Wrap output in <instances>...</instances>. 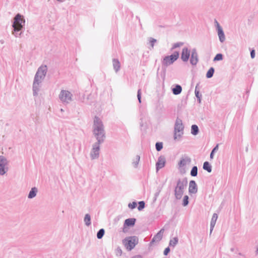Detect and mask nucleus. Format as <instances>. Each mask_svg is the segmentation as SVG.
I'll list each match as a JSON object with an SVG mask.
<instances>
[{
	"instance_id": "15",
	"label": "nucleus",
	"mask_w": 258,
	"mask_h": 258,
	"mask_svg": "<svg viewBox=\"0 0 258 258\" xmlns=\"http://www.w3.org/2000/svg\"><path fill=\"white\" fill-rule=\"evenodd\" d=\"M166 159L164 156H160L158 157V160L156 163V170L157 171L162 169L165 166Z\"/></svg>"
},
{
	"instance_id": "47",
	"label": "nucleus",
	"mask_w": 258,
	"mask_h": 258,
	"mask_svg": "<svg viewBox=\"0 0 258 258\" xmlns=\"http://www.w3.org/2000/svg\"><path fill=\"white\" fill-rule=\"evenodd\" d=\"M140 126L141 127H143V126H144V123H143V119L142 118L141 119Z\"/></svg>"
},
{
	"instance_id": "4",
	"label": "nucleus",
	"mask_w": 258,
	"mask_h": 258,
	"mask_svg": "<svg viewBox=\"0 0 258 258\" xmlns=\"http://www.w3.org/2000/svg\"><path fill=\"white\" fill-rule=\"evenodd\" d=\"M179 56V52L178 51H174L171 54L165 56L161 60L162 68L165 72L166 68L173 64Z\"/></svg>"
},
{
	"instance_id": "41",
	"label": "nucleus",
	"mask_w": 258,
	"mask_h": 258,
	"mask_svg": "<svg viewBox=\"0 0 258 258\" xmlns=\"http://www.w3.org/2000/svg\"><path fill=\"white\" fill-rule=\"evenodd\" d=\"M170 251L169 246L165 248L163 251V254L165 255H167Z\"/></svg>"
},
{
	"instance_id": "34",
	"label": "nucleus",
	"mask_w": 258,
	"mask_h": 258,
	"mask_svg": "<svg viewBox=\"0 0 258 258\" xmlns=\"http://www.w3.org/2000/svg\"><path fill=\"white\" fill-rule=\"evenodd\" d=\"M183 44H184V43L182 42H178L175 43L172 45V47L170 48V51H173V49H174L177 47H179L182 46Z\"/></svg>"
},
{
	"instance_id": "31",
	"label": "nucleus",
	"mask_w": 258,
	"mask_h": 258,
	"mask_svg": "<svg viewBox=\"0 0 258 258\" xmlns=\"http://www.w3.org/2000/svg\"><path fill=\"white\" fill-rule=\"evenodd\" d=\"M140 160V155H136L135 159L133 161L132 164L135 168H137Z\"/></svg>"
},
{
	"instance_id": "10",
	"label": "nucleus",
	"mask_w": 258,
	"mask_h": 258,
	"mask_svg": "<svg viewBox=\"0 0 258 258\" xmlns=\"http://www.w3.org/2000/svg\"><path fill=\"white\" fill-rule=\"evenodd\" d=\"M95 143L92 146V149L90 153V156L92 159H97L99 156V151L100 149V145Z\"/></svg>"
},
{
	"instance_id": "27",
	"label": "nucleus",
	"mask_w": 258,
	"mask_h": 258,
	"mask_svg": "<svg viewBox=\"0 0 258 258\" xmlns=\"http://www.w3.org/2000/svg\"><path fill=\"white\" fill-rule=\"evenodd\" d=\"M178 242V238L177 237H174L172 239H171L169 241V246L174 247Z\"/></svg>"
},
{
	"instance_id": "38",
	"label": "nucleus",
	"mask_w": 258,
	"mask_h": 258,
	"mask_svg": "<svg viewBox=\"0 0 258 258\" xmlns=\"http://www.w3.org/2000/svg\"><path fill=\"white\" fill-rule=\"evenodd\" d=\"M157 42V40L155 38H152V37H150V41H149V42H150V45L153 47L154 46V44H155V43Z\"/></svg>"
},
{
	"instance_id": "1",
	"label": "nucleus",
	"mask_w": 258,
	"mask_h": 258,
	"mask_svg": "<svg viewBox=\"0 0 258 258\" xmlns=\"http://www.w3.org/2000/svg\"><path fill=\"white\" fill-rule=\"evenodd\" d=\"M93 134L95 137L96 143L102 144L106 138L105 131L101 119L97 116L94 118Z\"/></svg>"
},
{
	"instance_id": "25",
	"label": "nucleus",
	"mask_w": 258,
	"mask_h": 258,
	"mask_svg": "<svg viewBox=\"0 0 258 258\" xmlns=\"http://www.w3.org/2000/svg\"><path fill=\"white\" fill-rule=\"evenodd\" d=\"M84 221L85 225L87 226H89L91 224V218L89 214H85Z\"/></svg>"
},
{
	"instance_id": "2",
	"label": "nucleus",
	"mask_w": 258,
	"mask_h": 258,
	"mask_svg": "<svg viewBox=\"0 0 258 258\" xmlns=\"http://www.w3.org/2000/svg\"><path fill=\"white\" fill-rule=\"evenodd\" d=\"M47 72V67L46 65L41 66L38 68L34 76L33 83V95H37L38 92L40 90L42 80H43Z\"/></svg>"
},
{
	"instance_id": "52",
	"label": "nucleus",
	"mask_w": 258,
	"mask_h": 258,
	"mask_svg": "<svg viewBox=\"0 0 258 258\" xmlns=\"http://www.w3.org/2000/svg\"><path fill=\"white\" fill-rule=\"evenodd\" d=\"M136 18H137V19H139V20L140 21V18H139V17L138 16H137V17H136Z\"/></svg>"
},
{
	"instance_id": "36",
	"label": "nucleus",
	"mask_w": 258,
	"mask_h": 258,
	"mask_svg": "<svg viewBox=\"0 0 258 258\" xmlns=\"http://www.w3.org/2000/svg\"><path fill=\"white\" fill-rule=\"evenodd\" d=\"M163 144L162 142H158L155 144V148L158 152L160 151L163 149Z\"/></svg>"
},
{
	"instance_id": "50",
	"label": "nucleus",
	"mask_w": 258,
	"mask_h": 258,
	"mask_svg": "<svg viewBox=\"0 0 258 258\" xmlns=\"http://www.w3.org/2000/svg\"><path fill=\"white\" fill-rule=\"evenodd\" d=\"M56 1H58V2L61 3V2H63L64 0H56Z\"/></svg>"
},
{
	"instance_id": "45",
	"label": "nucleus",
	"mask_w": 258,
	"mask_h": 258,
	"mask_svg": "<svg viewBox=\"0 0 258 258\" xmlns=\"http://www.w3.org/2000/svg\"><path fill=\"white\" fill-rule=\"evenodd\" d=\"M160 193L159 192L156 191L155 194H154V201H155L157 198V197L159 196Z\"/></svg>"
},
{
	"instance_id": "13",
	"label": "nucleus",
	"mask_w": 258,
	"mask_h": 258,
	"mask_svg": "<svg viewBox=\"0 0 258 258\" xmlns=\"http://www.w3.org/2000/svg\"><path fill=\"white\" fill-rule=\"evenodd\" d=\"M216 23V30L218 33L219 41L220 42L223 43L225 40V35L222 27L220 25L219 23L215 20Z\"/></svg>"
},
{
	"instance_id": "37",
	"label": "nucleus",
	"mask_w": 258,
	"mask_h": 258,
	"mask_svg": "<svg viewBox=\"0 0 258 258\" xmlns=\"http://www.w3.org/2000/svg\"><path fill=\"white\" fill-rule=\"evenodd\" d=\"M137 206V202L134 201L132 203H130L128 204V207L132 210L135 209Z\"/></svg>"
},
{
	"instance_id": "18",
	"label": "nucleus",
	"mask_w": 258,
	"mask_h": 258,
	"mask_svg": "<svg viewBox=\"0 0 258 258\" xmlns=\"http://www.w3.org/2000/svg\"><path fill=\"white\" fill-rule=\"evenodd\" d=\"M191 162V159L188 157H186L185 158H181L179 161L178 165L179 168H181L186 165L187 163H189Z\"/></svg>"
},
{
	"instance_id": "17",
	"label": "nucleus",
	"mask_w": 258,
	"mask_h": 258,
	"mask_svg": "<svg viewBox=\"0 0 258 258\" xmlns=\"http://www.w3.org/2000/svg\"><path fill=\"white\" fill-rule=\"evenodd\" d=\"M198 191V185L195 180H190L189 183L188 192L189 194H194Z\"/></svg>"
},
{
	"instance_id": "46",
	"label": "nucleus",
	"mask_w": 258,
	"mask_h": 258,
	"mask_svg": "<svg viewBox=\"0 0 258 258\" xmlns=\"http://www.w3.org/2000/svg\"><path fill=\"white\" fill-rule=\"evenodd\" d=\"M131 258H143V256L139 254L135 255Z\"/></svg>"
},
{
	"instance_id": "8",
	"label": "nucleus",
	"mask_w": 258,
	"mask_h": 258,
	"mask_svg": "<svg viewBox=\"0 0 258 258\" xmlns=\"http://www.w3.org/2000/svg\"><path fill=\"white\" fill-rule=\"evenodd\" d=\"M72 96L70 91L62 90L59 95V98L62 102L69 103L72 100Z\"/></svg>"
},
{
	"instance_id": "28",
	"label": "nucleus",
	"mask_w": 258,
	"mask_h": 258,
	"mask_svg": "<svg viewBox=\"0 0 258 258\" xmlns=\"http://www.w3.org/2000/svg\"><path fill=\"white\" fill-rule=\"evenodd\" d=\"M198 169L197 166H194L190 172V174L191 176L195 177L198 175Z\"/></svg>"
},
{
	"instance_id": "26",
	"label": "nucleus",
	"mask_w": 258,
	"mask_h": 258,
	"mask_svg": "<svg viewBox=\"0 0 258 258\" xmlns=\"http://www.w3.org/2000/svg\"><path fill=\"white\" fill-rule=\"evenodd\" d=\"M215 73V69L213 67H211L207 71L206 77L208 79L211 78Z\"/></svg>"
},
{
	"instance_id": "19",
	"label": "nucleus",
	"mask_w": 258,
	"mask_h": 258,
	"mask_svg": "<svg viewBox=\"0 0 258 258\" xmlns=\"http://www.w3.org/2000/svg\"><path fill=\"white\" fill-rule=\"evenodd\" d=\"M182 91V87L178 84H176L173 86V87L172 88V92L174 95H179L181 93Z\"/></svg>"
},
{
	"instance_id": "11",
	"label": "nucleus",
	"mask_w": 258,
	"mask_h": 258,
	"mask_svg": "<svg viewBox=\"0 0 258 258\" xmlns=\"http://www.w3.org/2000/svg\"><path fill=\"white\" fill-rule=\"evenodd\" d=\"M190 55V50L187 47H184L182 48L181 53V59L183 62H187L189 59Z\"/></svg>"
},
{
	"instance_id": "3",
	"label": "nucleus",
	"mask_w": 258,
	"mask_h": 258,
	"mask_svg": "<svg viewBox=\"0 0 258 258\" xmlns=\"http://www.w3.org/2000/svg\"><path fill=\"white\" fill-rule=\"evenodd\" d=\"M25 25L24 17L20 13L17 14L12 21V34L16 37H20L25 30Z\"/></svg>"
},
{
	"instance_id": "40",
	"label": "nucleus",
	"mask_w": 258,
	"mask_h": 258,
	"mask_svg": "<svg viewBox=\"0 0 258 258\" xmlns=\"http://www.w3.org/2000/svg\"><path fill=\"white\" fill-rule=\"evenodd\" d=\"M122 250L120 247H117L115 249V253L117 255H121L122 254Z\"/></svg>"
},
{
	"instance_id": "32",
	"label": "nucleus",
	"mask_w": 258,
	"mask_h": 258,
	"mask_svg": "<svg viewBox=\"0 0 258 258\" xmlns=\"http://www.w3.org/2000/svg\"><path fill=\"white\" fill-rule=\"evenodd\" d=\"M219 148V144H217L212 150L210 155V158L211 159H212L214 157V154L215 152L217 151Z\"/></svg>"
},
{
	"instance_id": "43",
	"label": "nucleus",
	"mask_w": 258,
	"mask_h": 258,
	"mask_svg": "<svg viewBox=\"0 0 258 258\" xmlns=\"http://www.w3.org/2000/svg\"><path fill=\"white\" fill-rule=\"evenodd\" d=\"M215 224H216V222H213V221H211V223H210V234H211V233L213 230V228L215 225Z\"/></svg>"
},
{
	"instance_id": "20",
	"label": "nucleus",
	"mask_w": 258,
	"mask_h": 258,
	"mask_svg": "<svg viewBox=\"0 0 258 258\" xmlns=\"http://www.w3.org/2000/svg\"><path fill=\"white\" fill-rule=\"evenodd\" d=\"M113 69L115 72H118L120 69V63L117 58H113L112 60Z\"/></svg>"
},
{
	"instance_id": "48",
	"label": "nucleus",
	"mask_w": 258,
	"mask_h": 258,
	"mask_svg": "<svg viewBox=\"0 0 258 258\" xmlns=\"http://www.w3.org/2000/svg\"><path fill=\"white\" fill-rule=\"evenodd\" d=\"M161 188L158 187L157 188V192H159V193L161 192Z\"/></svg>"
},
{
	"instance_id": "29",
	"label": "nucleus",
	"mask_w": 258,
	"mask_h": 258,
	"mask_svg": "<svg viewBox=\"0 0 258 258\" xmlns=\"http://www.w3.org/2000/svg\"><path fill=\"white\" fill-rule=\"evenodd\" d=\"M137 204H138L137 208L139 211H142L145 208L146 204L144 201L138 202Z\"/></svg>"
},
{
	"instance_id": "30",
	"label": "nucleus",
	"mask_w": 258,
	"mask_h": 258,
	"mask_svg": "<svg viewBox=\"0 0 258 258\" xmlns=\"http://www.w3.org/2000/svg\"><path fill=\"white\" fill-rule=\"evenodd\" d=\"M105 234V230L103 228L100 229L97 232V238L101 239Z\"/></svg>"
},
{
	"instance_id": "33",
	"label": "nucleus",
	"mask_w": 258,
	"mask_h": 258,
	"mask_svg": "<svg viewBox=\"0 0 258 258\" xmlns=\"http://www.w3.org/2000/svg\"><path fill=\"white\" fill-rule=\"evenodd\" d=\"M189 204V197L187 195H185L182 200V205L183 207L187 206Z\"/></svg>"
},
{
	"instance_id": "42",
	"label": "nucleus",
	"mask_w": 258,
	"mask_h": 258,
	"mask_svg": "<svg viewBox=\"0 0 258 258\" xmlns=\"http://www.w3.org/2000/svg\"><path fill=\"white\" fill-rule=\"evenodd\" d=\"M217 219H218V215L216 213H214L213 215V216H212V219H211V221H213V222H216L217 220Z\"/></svg>"
},
{
	"instance_id": "24",
	"label": "nucleus",
	"mask_w": 258,
	"mask_h": 258,
	"mask_svg": "<svg viewBox=\"0 0 258 258\" xmlns=\"http://www.w3.org/2000/svg\"><path fill=\"white\" fill-rule=\"evenodd\" d=\"M199 133V128L197 124H192L191 126V134L192 135L196 136Z\"/></svg>"
},
{
	"instance_id": "22",
	"label": "nucleus",
	"mask_w": 258,
	"mask_h": 258,
	"mask_svg": "<svg viewBox=\"0 0 258 258\" xmlns=\"http://www.w3.org/2000/svg\"><path fill=\"white\" fill-rule=\"evenodd\" d=\"M199 84H197V85L196 86L195 93L196 97L197 98L198 102L199 103H201V101H202V95L200 93V90L198 89V86H199Z\"/></svg>"
},
{
	"instance_id": "49",
	"label": "nucleus",
	"mask_w": 258,
	"mask_h": 258,
	"mask_svg": "<svg viewBox=\"0 0 258 258\" xmlns=\"http://www.w3.org/2000/svg\"><path fill=\"white\" fill-rule=\"evenodd\" d=\"M230 250L231 251L233 252L234 251V248H233V247L231 248Z\"/></svg>"
},
{
	"instance_id": "6",
	"label": "nucleus",
	"mask_w": 258,
	"mask_h": 258,
	"mask_svg": "<svg viewBox=\"0 0 258 258\" xmlns=\"http://www.w3.org/2000/svg\"><path fill=\"white\" fill-rule=\"evenodd\" d=\"M138 242L139 238L136 236H128L122 240L123 244L128 251L133 249Z\"/></svg>"
},
{
	"instance_id": "23",
	"label": "nucleus",
	"mask_w": 258,
	"mask_h": 258,
	"mask_svg": "<svg viewBox=\"0 0 258 258\" xmlns=\"http://www.w3.org/2000/svg\"><path fill=\"white\" fill-rule=\"evenodd\" d=\"M203 169L209 173H211L212 170L211 165L208 161H205L203 164Z\"/></svg>"
},
{
	"instance_id": "14",
	"label": "nucleus",
	"mask_w": 258,
	"mask_h": 258,
	"mask_svg": "<svg viewBox=\"0 0 258 258\" xmlns=\"http://www.w3.org/2000/svg\"><path fill=\"white\" fill-rule=\"evenodd\" d=\"M189 61L192 66H196L199 61L198 54L196 48L191 50Z\"/></svg>"
},
{
	"instance_id": "12",
	"label": "nucleus",
	"mask_w": 258,
	"mask_h": 258,
	"mask_svg": "<svg viewBox=\"0 0 258 258\" xmlns=\"http://www.w3.org/2000/svg\"><path fill=\"white\" fill-rule=\"evenodd\" d=\"M164 231V228H162L154 236L149 243L150 246H152L155 242L160 241L162 239Z\"/></svg>"
},
{
	"instance_id": "39",
	"label": "nucleus",
	"mask_w": 258,
	"mask_h": 258,
	"mask_svg": "<svg viewBox=\"0 0 258 258\" xmlns=\"http://www.w3.org/2000/svg\"><path fill=\"white\" fill-rule=\"evenodd\" d=\"M141 95H142V93H141V89H139L138 90V92H137V98H138V100L139 102V103H141Z\"/></svg>"
},
{
	"instance_id": "9",
	"label": "nucleus",
	"mask_w": 258,
	"mask_h": 258,
	"mask_svg": "<svg viewBox=\"0 0 258 258\" xmlns=\"http://www.w3.org/2000/svg\"><path fill=\"white\" fill-rule=\"evenodd\" d=\"M8 161L6 158L3 156H0V175H4L8 171Z\"/></svg>"
},
{
	"instance_id": "21",
	"label": "nucleus",
	"mask_w": 258,
	"mask_h": 258,
	"mask_svg": "<svg viewBox=\"0 0 258 258\" xmlns=\"http://www.w3.org/2000/svg\"><path fill=\"white\" fill-rule=\"evenodd\" d=\"M37 191L38 189L36 187H33L31 188V190H30L28 194V198L30 199L34 198L36 196Z\"/></svg>"
},
{
	"instance_id": "44",
	"label": "nucleus",
	"mask_w": 258,
	"mask_h": 258,
	"mask_svg": "<svg viewBox=\"0 0 258 258\" xmlns=\"http://www.w3.org/2000/svg\"><path fill=\"white\" fill-rule=\"evenodd\" d=\"M250 54L251 58H254L255 55V50L254 49H252L251 50H250Z\"/></svg>"
},
{
	"instance_id": "5",
	"label": "nucleus",
	"mask_w": 258,
	"mask_h": 258,
	"mask_svg": "<svg viewBox=\"0 0 258 258\" xmlns=\"http://www.w3.org/2000/svg\"><path fill=\"white\" fill-rule=\"evenodd\" d=\"M187 180L184 178L181 180L178 179L177 184L174 188V196L176 200H180L183 194L184 188L187 186Z\"/></svg>"
},
{
	"instance_id": "16",
	"label": "nucleus",
	"mask_w": 258,
	"mask_h": 258,
	"mask_svg": "<svg viewBox=\"0 0 258 258\" xmlns=\"http://www.w3.org/2000/svg\"><path fill=\"white\" fill-rule=\"evenodd\" d=\"M136 219L135 218H128L124 220L123 223V232H125V229L135 226Z\"/></svg>"
},
{
	"instance_id": "35",
	"label": "nucleus",
	"mask_w": 258,
	"mask_h": 258,
	"mask_svg": "<svg viewBox=\"0 0 258 258\" xmlns=\"http://www.w3.org/2000/svg\"><path fill=\"white\" fill-rule=\"evenodd\" d=\"M223 59V55L221 53H217L215 55V56L214 58L213 61H220V60H222Z\"/></svg>"
},
{
	"instance_id": "51",
	"label": "nucleus",
	"mask_w": 258,
	"mask_h": 258,
	"mask_svg": "<svg viewBox=\"0 0 258 258\" xmlns=\"http://www.w3.org/2000/svg\"><path fill=\"white\" fill-rule=\"evenodd\" d=\"M238 254H239V255H242V254L241 252H239V253H238Z\"/></svg>"
},
{
	"instance_id": "7",
	"label": "nucleus",
	"mask_w": 258,
	"mask_h": 258,
	"mask_svg": "<svg viewBox=\"0 0 258 258\" xmlns=\"http://www.w3.org/2000/svg\"><path fill=\"white\" fill-rule=\"evenodd\" d=\"M184 126L183 125L182 120L177 118L175 125H174V139L176 140L177 137L179 138L181 137V135L183 134Z\"/></svg>"
}]
</instances>
